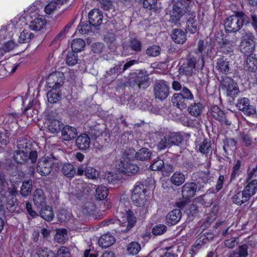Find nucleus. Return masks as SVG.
Returning <instances> with one entry per match:
<instances>
[{"label": "nucleus", "mask_w": 257, "mask_h": 257, "mask_svg": "<svg viewBox=\"0 0 257 257\" xmlns=\"http://www.w3.org/2000/svg\"><path fill=\"white\" fill-rule=\"evenodd\" d=\"M246 60V66L249 72H255L257 70V58L252 53H248Z\"/></svg>", "instance_id": "obj_28"}, {"label": "nucleus", "mask_w": 257, "mask_h": 257, "mask_svg": "<svg viewBox=\"0 0 257 257\" xmlns=\"http://www.w3.org/2000/svg\"><path fill=\"white\" fill-rule=\"evenodd\" d=\"M250 18L243 12H235L232 15L226 18V34L238 31L242 26L249 24Z\"/></svg>", "instance_id": "obj_2"}, {"label": "nucleus", "mask_w": 257, "mask_h": 257, "mask_svg": "<svg viewBox=\"0 0 257 257\" xmlns=\"http://www.w3.org/2000/svg\"><path fill=\"white\" fill-rule=\"evenodd\" d=\"M196 189L192 183H186L182 187V194L184 198L189 199L192 198L195 194Z\"/></svg>", "instance_id": "obj_26"}, {"label": "nucleus", "mask_w": 257, "mask_h": 257, "mask_svg": "<svg viewBox=\"0 0 257 257\" xmlns=\"http://www.w3.org/2000/svg\"><path fill=\"white\" fill-rule=\"evenodd\" d=\"M36 250V253L38 257H56L52 250L46 247H38Z\"/></svg>", "instance_id": "obj_41"}, {"label": "nucleus", "mask_w": 257, "mask_h": 257, "mask_svg": "<svg viewBox=\"0 0 257 257\" xmlns=\"http://www.w3.org/2000/svg\"><path fill=\"white\" fill-rule=\"evenodd\" d=\"M160 52L161 49L160 47L156 45L150 46L146 50L147 54L152 57L158 56L160 55Z\"/></svg>", "instance_id": "obj_60"}, {"label": "nucleus", "mask_w": 257, "mask_h": 257, "mask_svg": "<svg viewBox=\"0 0 257 257\" xmlns=\"http://www.w3.org/2000/svg\"><path fill=\"white\" fill-rule=\"evenodd\" d=\"M193 95L191 91L186 87H183L180 93H175L172 97V102L174 105L182 110L186 108L188 100L193 99Z\"/></svg>", "instance_id": "obj_4"}, {"label": "nucleus", "mask_w": 257, "mask_h": 257, "mask_svg": "<svg viewBox=\"0 0 257 257\" xmlns=\"http://www.w3.org/2000/svg\"><path fill=\"white\" fill-rule=\"evenodd\" d=\"M130 151L133 153V154L131 156H127L129 159H134L135 158L141 161L148 160L152 155L151 152L148 149L145 148L140 149L137 152H136L134 150H131Z\"/></svg>", "instance_id": "obj_18"}, {"label": "nucleus", "mask_w": 257, "mask_h": 257, "mask_svg": "<svg viewBox=\"0 0 257 257\" xmlns=\"http://www.w3.org/2000/svg\"><path fill=\"white\" fill-rule=\"evenodd\" d=\"M86 176L91 179H95L99 176L98 172L94 168L88 167L85 169Z\"/></svg>", "instance_id": "obj_57"}, {"label": "nucleus", "mask_w": 257, "mask_h": 257, "mask_svg": "<svg viewBox=\"0 0 257 257\" xmlns=\"http://www.w3.org/2000/svg\"><path fill=\"white\" fill-rule=\"evenodd\" d=\"M136 221L137 218L134 212L132 210H129L126 211L125 213L117 220L111 219L106 220L104 222V225H109L117 222V223H119L120 225L119 228L117 229L118 231L119 232H127L134 226Z\"/></svg>", "instance_id": "obj_3"}, {"label": "nucleus", "mask_w": 257, "mask_h": 257, "mask_svg": "<svg viewBox=\"0 0 257 257\" xmlns=\"http://www.w3.org/2000/svg\"><path fill=\"white\" fill-rule=\"evenodd\" d=\"M203 106L200 102H194L188 107V110L189 113L192 116H198L202 112Z\"/></svg>", "instance_id": "obj_39"}, {"label": "nucleus", "mask_w": 257, "mask_h": 257, "mask_svg": "<svg viewBox=\"0 0 257 257\" xmlns=\"http://www.w3.org/2000/svg\"><path fill=\"white\" fill-rule=\"evenodd\" d=\"M182 212L180 209H173L166 216V223L169 225L176 224L181 219Z\"/></svg>", "instance_id": "obj_24"}, {"label": "nucleus", "mask_w": 257, "mask_h": 257, "mask_svg": "<svg viewBox=\"0 0 257 257\" xmlns=\"http://www.w3.org/2000/svg\"><path fill=\"white\" fill-rule=\"evenodd\" d=\"M216 69L218 70L217 76L218 80L220 82L219 88L222 90H225V60H224V56H221L219 59H218L217 62Z\"/></svg>", "instance_id": "obj_16"}, {"label": "nucleus", "mask_w": 257, "mask_h": 257, "mask_svg": "<svg viewBox=\"0 0 257 257\" xmlns=\"http://www.w3.org/2000/svg\"><path fill=\"white\" fill-rule=\"evenodd\" d=\"M154 95L156 99L164 100L170 94V87L164 80H160L155 82L153 88Z\"/></svg>", "instance_id": "obj_8"}, {"label": "nucleus", "mask_w": 257, "mask_h": 257, "mask_svg": "<svg viewBox=\"0 0 257 257\" xmlns=\"http://www.w3.org/2000/svg\"><path fill=\"white\" fill-rule=\"evenodd\" d=\"M32 189V181L29 179L23 182L20 189V194L24 197L29 196Z\"/></svg>", "instance_id": "obj_40"}, {"label": "nucleus", "mask_w": 257, "mask_h": 257, "mask_svg": "<svg viewBox=\"0 0 257 257\" xmlns=\"http://www.w3.org/2000/svg\"><path fill=\"white\" fill-rule=\"evenodd\" d=\"M118 180H119V178L117 174H114L113 173L111 172L105 173L103 178L104 182L109 184L113 183Z\"/></svg>", "instance_id": "obj_61"}, {"label": "nucleus", "mask_w": 257, "mask_h": 257, "mask_svg": "<svg viewBox=\"0 0 257 257\" xmlns=\"http://www.w3.org/2000/svg\"><path fill=\"white\" fill-rule=\"evenodd\" d=\"M33 200L38 209L46 205V198L43 191L41 189L35 190L33 195Z\"/></svg>", "instance_id": "obj_20"}, {"label": "nucleus", "mask_w": 257, "mask_h": 257, "mask_svg": "<svg viewBox=\"0 0 257 257\" xmlns=\"http://www.w3.org/2000/svg\"><path fill=\"white\" fill-rule=\"evenodd\" d=\"M231 199L233 203L240 205L247 201L249 198L246 196V194L242 191L234 193L231 197Z\"/></svg>", "instance_id": "obj_32"}, {"label": "nucleus", "mask_w": 257, "mask_h": 257, "mask_svg": "<svg viewBox=\"0 0 257 257\" xmlns=\"http://www.w3.org/2000/svg\"><path fill=\"white\" fill-rule=\"evenodd\" d=\"M62 172L67 177L72 178L76 174V170L71 164H65L62 168Z\"/></svg>", "instance_id": "obj_42"}, {"label": "nucleus", "mask_w": 257, "mask_h": 257, "mask_svg": "<svg viewBox=\"0 0 257 257\" xmlns=\"http://www.w3.org/2000/svg\"><path fill=\"white\" fill-rule=\"evenodd\" d=\"M235 105L238 109L242 111L244 114L246 116H251L256 114L255 106L250 104V101L248 98H239Z\"/></svg>", "instance_id": "obj_9"}, {"label": "nucleus", "mask_w": 257, "mask_h": 257, "mask_svg": "<svg viewBox=\"0 0 257 257\" xmlns=\"http://www.w3.org/2000/svg\"><path fill=\"white\" fill-rule=\"evenodd\" d=\"M77 136V129L72 126L66 125L64 126L61 131V137L65 141H70L76 138Z\"/></svg>", "instance_id": "obj_19"}, {"label": "nucleus", "mask_w": 257, "mask_h": 257, "mask_svg": "<svg viewBox=\"0 0 257 257\" xmlns=\"http://www.w3.org/2000/svg\"><path fill=\"white\" fill-rule=\"evenodd\" d=\"M183 140V136L179 133L169 132L166 134L158 144L159 150H163L172 145L178 146Z\"/></svg>", "instance_id": "obj_5"}, {"label": "nucleus", "mask_w": 257, "mask_h": 257, "mask_svg": "<svg viewBox=\"0 0 257 257\" xmlns=\"http://www.w3.org/2000/svg\"><path fill=\"white\" fill-rule=\"evenodd\" d=\"M92 26L89 23V24L86 22L81 21L78 26V29L79 32L81 34H85L88 33L91 29Z\"/></svg>", "instance_id": "obj_59"}, {"label": "nucleus", "mask_w": 257, "mask_h": 257, "mask_svg": "<svg viewBox=\"0 0 257 257\" xmlns=\"http://www.w3.org/2000/svg\"><path fill=\"white\" fill-rule=\"evenodd\" d=\"M228 229L229 227L226 229V247L232 248L238 243V241H237L238 238L236 237L229 238V235L228 234Z\"/></svg>", "instance_id": "obj_55"}, {"label": "nucleus", "mask_w": 257, "mask_h": 257, "mask_svg": "<svg viewBox=\"0 0 257 257\" xmlns=\"http://www.w3.org/2000/svg\"><path fill=\"white\" fill-rule=\"evenodd\" d=\"M55 165L54 160L51 158L40 159L37 166V171L42 176L48 175Z\"/></svg>", "instance_id": "obj_11"}, {"label": "nucleus", "mask_w": 257, "mask_h": 257, "mask_svg": "<svg viewBox=\"0 0 257 257\" xmlns=\"http://www.w3.org/2000/svg\"><path fill=\"white\" fill-rule=\"evenodd\" d=\"M185 177L184 174L180 171H176L170 178L172 184L176 186H179L184 183Z\"/></svg>", "instance_id": "obj_37"}, {"label": "nucleus", "mask_w": 257, "mask_h": 257, "mask_svg": "<svg viewBox=\"0 0 257 257\" xmlns=\"http://www.w3.org/2000/svg\"><path fill=\"white\" fill-rule=\"evenodd\" d=\"M47 97L49 102L55 103L59 100L61 94L59 92H57V89L52 88V90L47 93Z\"/></svg>", "instance_id": "obj_47"}, {"label": "nucleus", "mask_w": 257, "mask_h": 257, "mask_svg": "<svg viewBox=\"0 0 257 257\" xmlns=\"http://www.w3.org/2000/svg\"><path fill=\"white\" fill-rule=\"evenodd\" d=\"M28 153L17 150L14 152L13 158L18 164H24L28 160Z\"/></svg>", "instance_id": "obj_36"}, {"label": "nucleus", "mask_w": 257, "mask_h": 257, "mask_svg": "<svg viewBox=\"0 0 257 257\" xmlns=\"http://www.w3.org/2000/svg\"><path fill=\"white\" fill-rule=\"evenodd\" d=\"M122 167L121 168V172L126 175H131L135 174L139 172L140 168L135 164L131 163V162H121Z\"/></svg>", "instance_id": "obj_25"}, {"label": "nucleus", "mask_w": 257, "mask_h": 257, "mask_svg": "<svg viewBox=\"0 0 257 257\" xmlns=\"http://www.w3.org/2000/svg\"><path fill=\"white\" fill-rule=\"evenodd\" d=\"M108 194V190L104 186H98L96 189L95 197L98 200H102L105 199Z\"/></svg>", "instance_id": "obj_46"}, {"label": "nucleus", "mask_w": 257, "mask_h": 257, "mask_svg": "<svg viewBox=\"0 0 257 257\" xmlns=\"http://www.w3.org/2000/svg\"><path fill=\"white\" fill-rule=\"evenodd\" d=\"M103 15L98 9L92 10L88 14L89 23L92 27H97L102 23Z\"/></svg>", "instance_id": "obj_17"}, {"label": "nucleus", "mask_w": 257, "mask_h": 257, "mask_svg": "<svg viewBox=\"0 0 257 257\" xmlns=\"http://www.w3.org/2000/svg\"><path fill=\"white\" fill-rule=\"evenodd\" d=\"M174 161L172 159L164 161L162 174L164 176H169L171 173L174 171Z\"/></svg>", "instance_id": "obj_38"}, {"label": "nucleus", "mask_w": 257, "mask_h": 257, "mask_svg": "<svg viewBox=\"0 0 257 257\" xmlns=\"http://www.w3.org/2000/svg\"><path fill=\"white\" fill-rule=\"evenodd\" d=\"M214 238V235L212 233L210 232L205 233L201 236L199 237V238L197 240V241L198 242L197 245H200V242H202L203 243H206L207 241H209L212 240Z\"/></svg>", "instance_id": "obj_62"}, {"label": "nucleus", "mask_w": 257, "mask_h": 257, "mask_svg": "<svg viewBox=\"0 0 257 257\" xmlns=\"http://www.w3.org/2000/svg\"><path fill=\"white\" fill-rule=\"evenodd\" d=\"M127 47L135 52H140L142 51V43L136 38H131L128 41Z\"/></svg>", "instance_id": "obj_35"}, {"label": "nucleus", "mask_w": 257, "mask_h": 257, "mask_svg": "<svg viewBox=\"0 0 257 257\" xmlns=\"http://www.w3.org/2000/svg\"><path fill=\"white\" fill-rule=\"evenodd\" d=\"M167 226L162 224H159L154 226L152 229V233L155 236L160 235L167 231Z\"/></svg>", "instance_id": "obj_52"}, {"label": "nucleus", "mask_w": 257, "mask_h": 257, "mask_svg": "<svg viewBox=\"0 0 257 257\" xmlns=\"http://www.w3.org/2000/svg\"><path fill=\"white\" fill-rule=\"evenodd\" d=\"M248 246L246 243L238 245L236 250L238 251L239 257H247L248 253Z\"/></svg>", "instance_id": "obj_63"}, {"label": "nucleus", "mask_w": 257, "mask_h": 257, "mask_svg": "<svg viewBox=\"0 0 257 257\" xmlns=\"http://www.w3.org/2000/svg\"><path fill=\"white\" fill-rule=\"evenodd\" d=\"M105 49L103 43L97 42L93 44L91 47V51L94 54H100Z\"/></svg>", "instance_id": "obj_58"}, {"label": "nucleus", "mask_w": 257, "mask_h": 257, "mask_svg": "<svg viewBox=\"0 0 257 257\" xmlns=\"http://www.w3.org/2000/svg\"><path fill=\"white\" fill-rule=\"evenodd\" d=\"M66 236V229H59L57 230L54 238L58 242H63L65 241Z\"/></svg>", "instance_id": "obj_56"}, {"label": "nucleus", "mask_w": 257, "mask_h": 257, "mask_svg": "<svg viewBox=\"0 0 257 257\" xmlns=\"http://www.w3.org/2000/svg\"><path fill=\"white\" fill-rule=\"evenodd\" d=\"M34 34L30 31L25 30L23 31L19 36V43H27L34 37Z\"/></svg>", "instance_id": "obj_43"}, {"label": "nucleus", "mask_w": 257, "mask_h": 257, "mask_svg": "<svg viewBox=\"0 0 257 257\" xmlns=\"http://www.w3.org/2000/svg\"><path fill=\"white\" fill-rule=\"evenodd\" d=\"M46 24V21L44 18H37L30 23L29 28L34 31H39Z\"/></svg>", "instance_id": "obj_34"}, {"label": "nucleus", "mask_w": 257, "mask_h": 257, "mask_svg": "<svg viewBox=\"0 0 257 257\" xmlns=\"http://www.w3.org/2000/svg\"><path fill=\"white\" fill-rule=\"evenodd\" d=\"M75 142L79 150L86 151L90 147V138L87 134L83 133L77 137Z\"/></svg>", "instance_id": "obj_21"}, {"label": "nucleus", "mask_w": 257, "mask_h": 257, "mask_svg": "<svg viewBox=\"0 0 257 257\" xmlns=\"http://www.w3.org/2000/svg\"><path fill=\"white\" fill-rule=\"evenodd\" d=\"M66 62L67 65L73 66L78 62V55L76 52L74 51L69 52L66 57Z\"/></svg>", "instance_id": "obj_50"}, {"label": "nucleus", "mask_w": 257, "mask_h": 257, "mask_svg": "<svg viewBox=\"0 0 257 257\" xmlns=\"http://www.w3.org/2000/svg\"><path fill=\"white\" fill-rule=\"evenodd\" d=\"M121 73H122L121 65L120 64L115 65L114 66L110 68L109 70L106 72L105 76L106 78L111 77L112 78H115L117 75Z\"/></svg>", "instance_id": "obj_45"}, {"label": "nucleus", "mask_w": 257, "mask_h": 257, "mask_svg": "<svg viewBox=\"0 0 257 257\" xmlns=\"http://www.w3.org/2000/svg\"><path fill=\"white\" fill-rule=\"evenodd\" d=\"M141 249V246L137 242H132L130 243L127 247L128 253L132 255H136L138 253Z\"/></svg>", "instance_id": "obj_53"}, {"label": "nucleus", "mask_w": 257, "mask_h": 257, "mask_svg": "<svg viewBox=\"0 0 257 257\" xmlns=\"http://www.w3.org/2000/svg\"><path fill=\"white\" fill-rule=\"evenodd\" d=\"M130 85L133 87H137L139 89H146L150 85L149 75L144 70H140L136 73L135 76L130 79Z\"/></svg>", "instance_id": "obj_6"}, {"label": "nucleus", "mask_w": 257, "mask_h": 257, "mask_svg": "<svg viewBox=\"0 0 257 257\" xmlns=\"http://www.w3.org/2000/svg\"><path fill=\"white\" fill-rule=\"evenodd\" d=\"M189 16V17L187 18L186 22L185 31L186 33L194 34L197 31L198 25L196 19V14L195 12H192Z\"/></svg>", "instance_id": "obj_23"}, {"label": "nucleus", "mask_w": 257, "mask_h": 257, "mask_svg": "<svg viewBox=\"0 0 257 257\" xmlns=\"http://www.w3.org/2000/svg\"><path fill=\"white\" fill-rule=\"evenodd\" d=\"M185 11L181 3L177 2L173 5V9L171 14L169 21L175 25H180L179 21L185 14Z\"/></svg>", "instance_id": "obj_14"}, {"label": "nucleus", "mask_w": 257, "mask_h": 257, "mask_svg": "<svg viewBox=\"0 0 257 257\" xmlns=\"http://www.w3.org/2000/svg\"><path fill=\"white\" fill-rule=\"evenodd\" d=\"M115 239L114 236L109 233L104 234L99 238L98 242L102 248H107L114 244Z\"/></svg>", "instance_id": "obj_27"}, {"label": "nucleus", "mask_w": 257, "mask_h": 257, "mask_svg": "<svg viewBox=\"0 0 257 257\" xmlns=\"http://www.w3.org/2000/svg\"><path fill=\"white\" fill-rule=\"evenodd\" d=\"M196 65V59L192 57H188L186 61L179 67L178 72L181 75L191 76L193 73Z\"/></svg>", "instance_id": "obj_13"}, {"label": "nucleus", "mask_w": 257, "mask_h": 257, "mask_svg": "<svg viewBox=\"0 0 257 257\" xmlns=\"http://www.w3.org/2000/svg\"><path fill=\"white\" fill-rule=\"evenodd\" d=\"M172 39L176 43L183 44L186 40V36L182 30L176 29L172 32Z\"/></svg>", "instance_id": "obj_30"}, {"label": "nucleus", "mask_w": 257, "mask_h": 257, "mask_svg": "<svg viewBox=\"0 0 257 257\" xmlns=\"http://www.w3.org/2000/svg\"><path fill=\"white\" fill-rule=\"evenodd\" d=\"M145 189L143 184L137 185L133 191L131 199L137 206H142L146 202Z\"/></svg>", "instance_id": "obj_10"}, {"label": "nucleus", "mask_w": 257, "mask_h": 257, "mask_svg": "<svg viewBox=\"0 0 257 257\" xmlns=\"http://www.w3.org/2000/svg\"><path fill=\"white\" fill-rule=\"evenodd\" d=\"M245 185L243 191L250 199L257 192V179H254L248 181L247 179H245Z\"/></svg>", "instance_id": "obj_22"}, {"label": "nucleus", "mask_w": 257, "mask_h": 257, "mask_svg": "<svg viewBox=\"0 0 257 257\" xmlns=\"http://www.w3.org/2000/svg\"><path fill=\"white\" fill-rule=\"evenodd\" d=\"M64 75L63 72H55L50 74L47 80V83L50 88L57 89L64 83Z\"/></svg>", "instance_id": "obj_12"}, {"label": "nucleus", "mask_w": 257, "mask_h": 257, "mask_svg": "<svg viewBox=\"0 0 257 257\" xmlns=\"http://www.w3.org/2000/svg\"><path fill=\"white\" fill-rule=\"evenodd\" d=\"M58 113L55 111H51L47 115V128L51 133L57 134L61 132L63 126V123L58 119Z\"/></svg>", "instance_id": "obj_7"}, {"label": "nucleus", "mask_w": 257, "mask_h": 257, "mask_svg": "<svg viewBox=\"0 0 257 257\" xmlns=\"http://www.w3.org/2000/svg\"><path fill=\"white\" fill-rule=\"evenodd\" d=\"M254 38L252 35H245L240 44L241 51L247 55L248 53H253L255 49V42Z\"/></svg>", "instance_id": "obj_15"}, {"label": "nucleus", "mask_w": 257, "mask_h": 257, "mask_svg": "<svg viewBox=\"0 0 257 257\" xmlns=\"http://www.w3.org/2000/svg\"><path fill=\"white\" fill-rule=\"evenodd\" d=\"M39 209H40L39 213L42 218L48 221L53 220L54 214L52 208L50 206L45 205L44 207Z\"/></svg>", "instance_id": "obj_29"}, {"label": "nucleus", "mask_w": 257, "mask_h": 257, "mask_svg": "<svg viewBox=\"0 0 257 257\" xmlns=\"http://www.w3.org/2000/svg\"><path fill=\"white\" fill-rule=\"evenodd\" d=\"M85 46V41L82 39H76L71 43L72 50L75 52H79L83 50Z\"/></svg>", "instance_id": "obj_44"}, {"label": "nucleus", "mask_w": 257, "mask_h": 257, "mask_svg": "<svg viewBox=\"0 0 257 257\" xmlns=\"http://www.w3.org/2000/svg\"><path fill=\"white\" fill-rule=\"evenodd\" d=\"M102 131H100L99 128V126L95 125L92 127H90L88 132V135L89 138L92 140H96L99 137L101 136Z\"/></svg>", "instance_id": "obj_51"}, {"label": "nucleus", "mask_w": 257, "mask_h": 257, "mask_svg": "<svg viewBox=\"0 0 257 257\" xmlns=\"http://www.w3.org/2000/svg\"><path fill=\"white\" fill-rule=\"evenodd\" d=\"M211 114L212 116L221 123L224 122L225 119V113L224 111L221 109L218 106L214 105L211 107Z\"/></svg>", "instance_id": "obj_31"}, {"label": "nucleus", "mask_w": 257, "mask_h": 257, "mask_svg": "<svg viewBox=\"0 0 257 257\" xmlns=\"http://www.w3.org/2000/svg\"><path fill=\"white\" fill-rule=\"evenodd\" d=\"M163 166H164V160L158 158L152 161L150 169L152 171H158L162 172Z\"/></svg>", "instance_id": "obj_49"}, {"label": "nucleus", "mask_w": 257, "mask_h": 257, "mask_svg": "<svg viewBox=\"0 0 257 257\" xmlns=\"http://www.w3.org/2000/svg\"><path fill=\"white\" fill-rule=\"evenodd\" d=\"M19 203L16 196L13 195H9L7 198L6 206L8 210L10 212H14L16 211Z\"/></svg>", "instance_id": "obj_33"}, {"label": "nucleus", "mask_w": 257, "mask_h": 257, "mask_svg": "<svg viewBox=\"0 0 257 257\" xmlns=\"http://www.w3.org/2000/svg\"><path fill=\"white\" fill-rule=\"evenodd\" d=\"M17 150L29 153L31 150L30 144L28 143L27 140L22 139L20 140L17 145Z\"/></svg>", "instance_id": "obj_54"}, {"label": "nucleus", "mask_w": 257, "mask_h": 257, "mask_svg": "<svg viewBox=\"0 0 257 257\" xmlns=\"http://www.w3.org/2000/svg\"><path fill=\"white\" fill-rule=\"evenodd\" d=\"M199 150L202 154H208L212 153L211 142L210 141L205 139L199 145Z\"/></svg>", "instance_id": "obj_48"}, {"label": "nucleus", "mask_w": 257, "mask_h": 257, "mask_svg": "<svg viewBox=\"0 0 257 257\" xmlns=\"http://www.w3.org/2000/svg\"><path fill=\"white\" fill-rule=\"evenodd\" d=\"M232 71L233 72H229L228 65H226V91L228 102L230 105L234 104L235 98L240 93L236 82L238 79H237L236 71L234 70Z\"/></svg>", "instance_id": "obj_1"}, {"label": "nucleus", "mask_w": 257, "mask_h": 257, "mask_svg": "<svg viewBox=\"0 0 257 257\" xmlns=\"http://www.w3.org/2000/svg\"><path fill=\"white\" fill-rule=\"evenodd\" d=\"M56 257H71V253L69 248L62 246L57 250Z\"/></svg>", "instance_id": "obj_64"}]
</instances>
